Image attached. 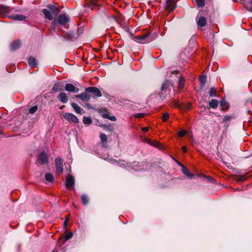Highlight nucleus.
<instances>
[{"mask_svg":"<svg viewBox=\"0 0 252 252\" xmlns=\"http://www.w3.org/2000/svg\"><path fill=\"white\" fill-rule=\"evenodd\" d=\"M190 104H189V107H188V109H189L190 108Z\"/></svg>","mask_w":252,"mask_h":252,"instance_id":"nucleus-51","label":"nucleus"},{"mask_svg":"<svg viewBox=\"0 0 252 252\" xmlns=\"http://www.w3.org/2000/svg\"><path fill=\"white\" fill-rule=\"evenodd\" d=\"M87 93H92L95 96L100 97L102 95V94L99 90L95 87H88L85 89Z\"/></svg>","mask_w":252,"mask_h":252,"instance_id":"nucleus-6","label":"nucleus"},{"mask_svg":"<svg viewBox=\"0 0 252 252\" xmlns=\"http://www.w3.org/2000/svg\"><path fill=\"white\" fill-rule=\"evenodd\" d=\"M10 18L15 21H23L26 18V17L23 15L16 14L11 15Z\"/></svg>","mask_w":252,"mask_h":252,"instance_id":"nucleus-18","label":"nucleus"},{"mask_svg":"<svg viewBox=\"0 0 252 252\" xmlns=\"http://www.w3.org/2000/svg\"><path fill=\"white\" fill-rule=\"evenodd\" d=\"M58 97V99L63 103H66L68 101V97L64 93H61Z\"/></svg>","mask_w":252,"mask_h":252,"instance_id":"nucleus-17","label":"nucleus"},{"mask_svg":"<svg viewBox=\"0 0 252 252\" xmlns=\"http://www.w3.org/2000/svg\"><path fill=\"white\" fill-rule=\"evenodd\" d=\"M199 80L200 82V83L202 84V85H204L205 83L206 78L204 76H201L199 78Z\"/></svg>","mask_w":252,"mask_h":252,"instance_id":"nucleus-38","label":"nucleus"},{"mask_svg":"<svg viewBox=\"0 0 252 252\" xmlns=\"http://www.w3.org/2000/svg\"><path fill=\"white\" fill-rule=\"evenodd\" d=\"M144 116V114L140 113V114H137L136 115H135V117H138V118H142V117H143Z\"/></svg>","mask_w":252,"mask_h":252,"instance_id":"nucleus-41","label":"nucleus"},{"mask_svg":"<svg viewBox=\"0 0 252 252\" xmlns=\"http://www.w3.org/2000/svg\"><path fill=\"white\" fill-rule=\"evenodd\" d=\"M197 25L200 27H204L206 24V19L204 17L200 16L197 17Z\"/></svg>","mask_w":252,"mask_h":252,"instance_id":"nucleus-14","label":"nucleus"},{"mask_svg":"<svg viewBox=\"0 0 252 252\" xmlns=\"http://www.w3.org/2000/svg\"><path fill=\"white\" fill-rule=\"evenodd\" d=\"M219 105V101L216 99H212L209 102V106L212 108H216Z\"/></svg>","mask_w":252,"mask_h":252,"instance_id":"nucleus-23","label":"nucleus"},{"mask_svg":"<svg viewBox=\"0 0 252 252\" xmlns=\"http://www.w3.org/2000/svg\"><path fill=\"white\" fill-rule=\"evenodd\" d=\"M45 178L46 180L49 182H52L54 180V177L51 173H46L45 175Z\"/></svg>","mask_w":252,"mask_h":252,"instance_id":"nucleus-24","label":"nucleus"},{"mask_svg":"<svg viewBox=\"0 0 252 252\" xmlns=\"http://www.w3.org/2000/svg\"><path fill=\"white\" fill-rule=\"evenodd\" d=\"M75 97L81 99L83 101H88L90 98V95L86 93H82L79 94L75 95Z\"/></svg>","mask_w":252,"mask_h":252,"instance_id":"nucleus-12","label":"nucleus"},{"mask_svg":"<svg viewBox=\"0 0 252 252\" xmlns=\"http://www.w3.org/2000/svg\"><path fill=\"white\" fill-rule=\"evenodd\" d=\"M69 21V17L66 14L60 15L57 19H55L52 23L51 28L54 30L55 27L58 23L62 26H64Z\"/></svg>","mask_w":252,"mask_h":252,"instance_id":"nucleus-2","label":"nucleus"},{"mask_svg":"<svg viewBox=\"0 0 252 252\" xmlns=\"http://www.w3.org/2000/svg\"><path fill=\"white\" fill-rule=\"evenodd\" d=\"M81 198L82 203L84 205H86L88 203L89 198L87 195H85V194L82 195L81 197Z\"/></svg>","mask_w":252,"mask_h":252,"instance_id":"nucleus-26","label":"nucleus"},{"mask_svg":"<svg viewBox=\"0 0 252 252\" xmlns=\"http://www.w3.org/2000/svg\"><path fill=\"white\" fill-rule=\"evenodd\" d=\"M207 178H209L210 179V182H213L214 180L213 178H211V177H207Z\"/></svg>","mask_w":252,"mask_h":252,"instance_id":"nucleus-47","label":"nucleus"},{"mask_svg":"<svg viewBox=\"0 0 252 252\" xmlns=\"http://www.w3.org/2000/svg\"><path fill=\"white\" fill-rule=\"evenodd\" d=\"M182 150H183V152L184 153H186L187 152V147L186 146H183L182 147Z\"/></svg>","mask_w":252,"mask_h":252,"instance_id":"nucleus-42","label":"nucleus"},{"mask_svg":"<svg viewBox=\"0 0 252 252\" xmlns=\"http://www.w3.org/2000/svg\"><path fill=\"white\" fill-rule=\"evenodd\" d=\"M63 160L60 157H58L55 159V166L56 170L60 173H62L63 171Z\"/></svg>","mask_w":252,"mask_h":252,"instance_id":"nucleus-8","label":"nucleus"},{"mask_svg":"<svg viewBox=\"0 0 252 252\" xmlns=\"http://www.w3.org/2000/svg\"><path fill=\"white\" fill-rule=\"evenodd\" d=\"M142 130L144 132H146L149 130V128L148 127H143L142 128Z\"/></svg>","mask_w":252,"mask_h":252,"instance_id":"nucleus-44","label":"nucleus"},{"mask_svg":"<svg viewBox=\"0 0 252 252\" xmlns=\"http://www.w3.org/2000/svg\"><path fill=\"white\" fill-rule=\"evenodd\" d=\"M65 185L66 188L69 189L73 187L74 185V179L72 176L69 174L67 176Z\"/></svg>","mask_w":252,"mask_h":252,"instance_id":"nucleus-7","label":"nucleus"},{"mask_svg":"<svg viewBox=\"0 0 252 252\" xmlns=\"http://www.w3.org/2000/svg\"><path fill=\"white\" fill-rule=\"evenodd\" d=\"M52 252H55V251H53Z\"/></svg>","mask_w":252,"mask_h":252,"instance_id":"nucleus-54","label":"nucleus"},{"mask_svg":"<svg viewBox=\"0 0 252 252\" xmlns=\"http://www.w3.org/2000/svg\"><path fill=\"white\" fill-rule=\"evenodd\" d=\"M42 12L45 16L46 19L51 20L53 19V16L51 12L46 9H43L42 10Z\"/></svg>","mask_w":252,"mask_h":252,"instance_id":"nucleus-19","label":"nucleus"},{"mask_svg":"<svg viewBox=\"0 0 252 252\" xmlns=\"http://www.w3.org/2000/svg\"><path fill=\"white\" fill-rule=\"evenodd\" d=\"M38 107L37 106H34L33 107H32L29 109V113L33 114H34L37 110Z\"/></svg>","mask_w":252,"mask_h":252,"instance_id":"nucleus-32","label":"nucleus"},{"mask_svg":"<svg viewBox=\"0 0 252 252\" xmlns=\"http://www.w3.org/2000/svg\"><path fill=\"white\" fill-rule=\"evenodd\" d=\"M146 142L150 145H152L154 147H158L159 145V143L156 141H153L149 138L146 139Z\"/></svg>","mask_w":252,"mask_h":252,"instance_id":"nucleus-25","label":"nucleus"},{"mask_svg":"<svg viewBox=\"0 0 252 252\" xmlns=\"http://www.w3.org/2000/svg\"><path fill=\"white\" fill-rule=\"evenodd\" d=\"M178 72H178V71H177V70H175V71L174 72V73H175V74H178Z\"/></svg>","mask_w":252,"mask_h":252,"instance_id":"nucleus-49","label":"nucleus"},{"mask_svg":"<svg viewBox=\"0 0 252 252\" xmlns=\"http://www.w3.org/2000/svg\"><path fill=\"white\" fill-rule=\"evenodd\" d=\"M64 37L67 40H71L74 38V35L73 32H69L65 33L64 35Z\"/></svg>","mask_w":252,"mask_h":252,"instance_id":"nucleus-28","label":"nucleus"},{"mask_svg":"<svg viewBox=\"0 0 252 252\" xmlns=\"http://www.w3.org/2000/svg\"><path fill=\"white\" fill-rule=\"evenodd\" d=\"M196 5L200 7H203L205 5L204 0H195Z\"/></svg>","mask_w":252,"mask_h":252,"instance_id":"nucleus-29","label":"nucleus"},{"mask_svg":"<svg viewBox=\"0 0 252 252\" xmlns=\"http://www.w3.org/2000/svg\"><path fill=\"white\" fill-rule=\"evenodd\" d=\"M169 118V114L168 113H165L163 114L162 117V120L163 122H166Z\"/></svg>","mask_w":252,"mask_h":252,"instance_id":"nucleus-31","label":"nucleus"},{"mask_svg":"<svg viewBox=\"0 0 252 252\" xmlns=\"http://www.w3.org/2000/svg\"><path fill=\"white\" fill-rule=\"evenodd\" d=\"M67 220H65L64 221V227H66L67 226Z\"/></svg>","mask_w":252,"mask_h":252,"instance_id":"nucleus-46","label":"nucleus"},{"mask_svg":"<svg viewBox=\"0 0 252 252\" xmlns=\"http://www.w3.org/2000/svg\"><path fill=\"white\" fill-rule=\"evenodd\" d=\"M240 2L248 11L252 12V0H240Z\"/></svg>","mask_w":252,"mask_h":252,"instance_id":"nucleus-10","label":"nucleus"},{"mask_svg":"<svg viewBox=\"0 0 252 252\" xmlns=\"http://www.w3.org/2000/svg\"><path fill=\"white\" fill-rule=\"evenodd\" d=\"M63 117L70 123L76 124L79 122L78 118L72 113L66 112L63 114Z\"/></svg>","mask_w":252,"mask_h":252,"instance_id":"nucleus-4","label":"nucleus"},{"mask_svg":"<svg viewBox=\"0 0 252 252\" xmlns=\"http://www.w3.org/2000/svg\"><path fill=\"white\" fill-rule=\"evenodd\" d=\"M176 8V2L175 0H166V8L169 11L174 10Z\"/></svg>","mask_w":252,"mask_h":252,"instance_id":"nucleus-9","label":"nucleus"},{"mask_svg":"<svg viewBox=\"0 0 252 252\" xmlns=\"http://www.w3.org/2000/svg\"><path fill=\"white\" fill-rule=\"evenodd\" d=\"M216 89L215 87H212L210 89L209 91V95L211 97H213L216 96Z\"/></svg>","mask_w":252,"mask_h":252,"instance_id":"nucleus-30","label":"nucleus"},{"mask_svg":"<svg viewBox=\"0 0 252 252\" xmlns=\"http://www.w3.org/2000/svg\"><path fill=\"white\" fill-rule=\"evenodd\" d=\"M63 86L61 85L60 83H57L54 85L52 88V91L54 92H59L63 90Z\"/></svg>","mask_w":252,"mask_h":252,"instance_id":"nucleus-22","label":"nucleus"},{"mask_svg":"<svg viewBox=\"0 0 252 252\" xmlns=\"http://www.w3.org/2000/svg\"><path fill=\"white\" fill-rule=\"evenodd\" d=\"M65 90L67 92L72 93H77L79 92V89L75 87L73 85L70 83L66 84L65 86Z\"/></svg>","mask_w":252,"mask_h":252,"instance_id":"nucleus-11","label":"nucleus"},{"mask_svg":"<svg viewBox=\"0 0 252 252\" xmlns=\"http://www.w3.org/2000/svg\"><path fill=\"white\" fill-rule=\"evenodd\" d=\"M65 220H67V222L68 221V220H69V217H68V216H66V219Z\"/></svg>","mask_w":252,"mask_h":252,"instance_id":"nucleus-48","label":"nucleus"},{"mask_svg":"<svg viewBox=\"0 0 252 252\" xmlns=\"http://www.w3.org/2000/svg\"><path fill=\"white\" fill-rule=\"evenodd\" d=\"M103 117L105 118H107L111 121H115L116 120V118L115 116H109L108 114H104Z\"/></svg>","mask_w":252,"mask_h":252,"instance_id":"nucleus-34","label":"nucleus"},{"mask_svg":"<svg viewBox=\"0 0 252 252\" xmlns=\"http://www.w3.org/2000/svg\"><path fill=\"white\" fill-rule=\"evenodd\" d=\"M63 107H64V106H62V107H61V109H62V108H63Z\"/></svg>","mask_w":252,"mask_h":252,"instance_id":"nucleus-52","label":"nucleus"},{"mask_svg":"<svg viewBox=\"0 0 252 252\" xmlns=\"http://www.w3.org/2000/svg\"><path fill=\"white\" fill-rule=\"evenodd\" d=\"M83 122L85 125H90L92 123V120L90 117H84Z\"/></svg>","mask_w":252,"mask_h":252,"instance_id":"nucleus-27","label":"nucleus"},{"mask_svg":"<svg viewBox=\"0 0 252 252\" xmlns=\"http://www.w3.org/2000/svg\"><path fill=\"white\" fill-rule=\"evenodd\" d=\"M71 107L74 109V111L77 114H82L84 112L83 109L81 108L78 105L75 103H72L71 104Z\"/></svg>","mask_w":252,"mask_h":252,"instance_id":"nucleus-13","label":"nucleus"},{"mask_svg":"<svg viewBox=\"0 0 252 252\" xmlns=\"http://www.w3.org/2000/svg\"><path fill=\"white\" fill-rule=\"evenodd\" d=\"M172 88L173 86L170 82L165 81L161 88L160 97L164 99L166 98L169 95Z\"/></svg>","mask_w":252,"mask_h":252,"instance_id":"nucleus-1","label":"nucleus"},{"mask_svg":"<svg viewBox=\"0 0 252 252\" xmlns=\"http://www.w3.org/2000/svg\"><path fill=\"white\" fill-rule=\"evenodd\" d=\"M182 171L188 178L192 179L194 177V174L191 173L185 166H182Z\"/></svg>","mask_w":252,"mask_h":252,"instance_id":"nucleus-16","label":"nucleus"},{"mask_svg":"<svg viewBox=\"0 0 252 252\" xmlns=\"http://www.w3.org/2000/svg\"><path fill=\"white\" fill-rule=\"evenodd\" d=\"M28 63L30 66L32 67H34L36 66L37 63L35 58L32 57H30L28 60Z\"/></svg>","mask_w":252,"mask_h":252,"instance_id":"nucleus-21","label":"nucleus"},{"mask_svg":"<svg viewBox=\"0 0 252 252\" xmlns=\"http://www.w3.org/2000/svg\"><path fill=\"white\" fill-rule=\"evenodd\" d=\"M231 117L229 116H225L224 117V121H228L230 120Z\"/></svg>","mask_w":252,"mask_h":252,"instance_id":"nucleus-43","label":"nucleus"},{"mask_svg":"<svg viewBox=\"0 0 252 252\" xmlns=\"http://www.w3.org/2000/svg\"><path fill=\"white\" fill-rule=\"evenodd\" d=\"M186 134V131L185 130H182L178 132V135L180 137H183Z\"/></svg>","mask_w":252,"mask_h":252,"instance_id":"nucleus-36","label":"nucleus"},{"mask_svg":"<svg viewBox=\"0 0 252 252\" xmlns=\"http://www.w3.org/2000/svg\"><path fill=\"white\" fill-rule=\"evenodd\" d=\"M184 86V80L183 79L181 78L179 81V88L181 90Z\"/></svg>","mask_w":252,"mask_h":252,"instance_id":"nucleus-35","label":"nucleus"},{"mask_svg":"<svg viewBox=\"0 0 252 252\" xmlns=\"http://www.w3.org/2000/svg\"><path fill=\"white\" fill-rule=\"evenodd\" d=\"M220 106L221 107H228V104L225 101L222 100L220 102Z\"/></svg>","mask_w":252,"mask_h":252,"instance_id":"nucleus-39","label":"nucleus"},{"mask_svg":"<svg viewBox=\"0 0 252 252\" xmlns=\"http://www.w3.org/2000/svg\"><path fill=\"white\" fill-rule=\"evenodd\" d=\"M9 9L8 7L4 6H0V14L5 15L9 13Z\"/></svg>","mask_w":252,"mask_h":252,"instance_id":"nucleus-20","label":"nucleus"},{"mask_svg":"<svg viewBox=\"0 0 252 252\" xmlns=\"http://www.w3.org/2000/svg\"><path fill=\"white\" fill-rule=\"evenodd\" d=\"M21 46V42L19 40H17L13 41L10 45V49L11 50L14 51Z\"/></svg>","mask_w":252,"mask_h":252,"instance_id":"nucleus-15","label":"nucleus"},{"mask_svg":"<svg viewBox=\"0 0 252 252\" xmlns=\"http://www.w3.org/2000/svg\"><path fill=\"white\" fill-rule=\"evenodd\" d=\"M174 160L176 161V163H177V164L179 165H180L182 167V166H184L183 164H182L180 162H179L178 160H177L176 159H174Z\"/></svg>","mask_w":252,"mask_h":252,"instance_id":"nucleus-45","label":"nucleus"},{"mask_svg":"<svg viewBox=\"0 0 252 252\" xmlns=\"http://www.w3.org/2000/svg\"><path fill=\"white\" fill-rule=\"evenodd\" d=\"M70 172V166H69V172Z\"/></svg>","mask_w":252,"mask_h":252,"instance_id":"nucleus-50","label":"nucleus"},{"mask_svg":"<svg viewBox=\"0 0 252 252\" xmlns=\"http://www.w3.org/2000/svg\"><path fill=\"white\" fill-rule=\"evenodd\" d=\"M48 7H49V8H50V9L51 8V6H48Z\"/></svg>","mask_w":252,"mask_h":252,"instance_id":"nucleus-53","label":"nucleus"},{"mask_svg":"<svg viewBox=\"0 0 252 252\" xmlns=\"http://www.w3.org/2000/svg\"><path fill=\"white\" fill-rule=\"evenodd\" d=\"M91 4L90 6H94L96 5V0H90Z\"/></svg>","mask_w":252,"mask_h":252,"instance_id":"nucleus-40","label":"nucleus"},{"mask_svg":"<svg viewBox=\"0 0 252 252\" xmlns=\"http://www.w3.org/2000/svg\"><path fill=\"white\" fill-rule=\"evenodd\" d=\"M100 138L101 139V141L102 142H106L107 140L106 135L104 133H100Z\"/></svg>","mask_w":252,"mask_h":252,"instance_id":"nucleus-33","label":"nucleus"},{"mask_svg":"<svg viewBox=\"0 0 252 252\" xmlns=\"http://www.w3.org/2000/svg\"><path fill=\"white\" fill-rule=\"evenodd\" d=\"M37 161L41 164H47L48 163V157L47 155L43 152L39 153L37 156Z\"/></svg>","mask_w":252,"mask_h":252,"instance_id":"nucleus-5","label":"nucleus"},{"mask_svg":"<svg viewBox=\"0 0 252 252\" xmlns=\"http://www.w3.org/2000/svg\"><path fill=\"white\" fill-rule=\"evenodd\" d=\"M134 40L136 42L141 44L147 43L152 41V39L149 37V33L135 36L134 37Z\"/></svg>","mask_w":252,"mask_h":252,"instance_id":"nucleus-3","label":"nucleus"},{"mask_svg":"<svg viewBox=\"0 0 252 252\" xmlns=\"http://www.w3.org/2000/svg\"><path fill=\"white\" fill-rule=\"evenodd\" d=\"M72 236H73V233L72 232H69V233H67L66 234V235L65 236V240L66 241L68 240V239L71 238Z\"/></svg>","mask_w":252,"mask_h":252,"instance_id":"nucleus-37","label":"nucleus"}]
</instances>
